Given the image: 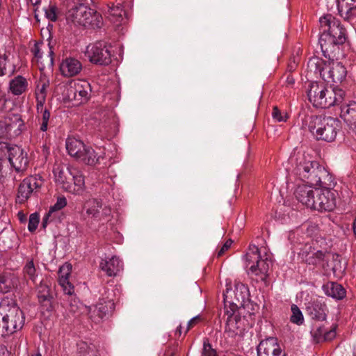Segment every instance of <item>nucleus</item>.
<instances>
[{"label":"nucleus","instance_id":"60","mask_svg":"<svg viewBox=\"0 0 356 356\" xmlns=\"http://www.w3.org/2000/svg\"><path fill=\"white\" fill-rule=\"evenodd\" d=\"M353 228L354 234L356 236V216H355V220L353 222Z\"/></svg>","mask_w":356,"mask_h":356},{"label":"nucleus","instance_id":"36","mask_svg":"<svg viewBox=\"0 0 356 356\" xmlns=\"http://www.w3.org/2000/svg\"><path fill=\"white\" fill-rule=\"evenodd\" d=\"M67 206V199L64 196L58 197L56 203L50 207L48 212L43 218L42 225L45 227L47 221L53 220L56 217V213Z\"/></svg>","mask_w":356,"mask_h":356},{"label":"nucleus","instance_id":"33","mask_svg":"<svg viewBox=\"0 0 356 356\" xmlns=\"http://www.w3.org/2000/svg\"><path fill=\"white\" fill-rule=\"evenodd\" d=\"M323 290L327 296L337 300L343 299L346 294V289L341 284L333 282L323 284Z\"/></svg>","mask_w":356,"mask_h":356},{"label":"nucleus","instance_id":"42","mask_svg":"<svg viewBox=\"0 0 356 356\" xmlns=\"http://www.w3.org/2000/svg\"><path fill=\"white\" fill-rule=\"evenodd\" d=\"M46 88L47 85L43 83L41 86L38 85L37 86V90L35 91V97H36V108L37 111L39 113L40 110H42L44 104L46 99Z\"/></svg>","mask_w":356,"mask_h":356},{"label":"nucleus","instance_id":"9","mask_svg":"<svg viewBox=\"0 0 356 356\" xmlns=\"http://www.w3.org/2000/svg\"><path fill=\"white\" fill-rule=\"evenodd\" d=\"M319 23L321 31L330 35L338 43L343 44L346 42V29L335 17L331 14L325 15L320 17Z\"/></svg>","mask_w":356,"mask_h":356},{"label":"nucleus","instance_id":"40","mask_svg":"<svg viewBox=\"0 0 356 356\" xmlns=\"http://www.w3.org/2000/svg\"><path fill=\"white\" fill-rule=\"evenodd\" d=\"M109 18L111 22L116 24H120L124 21V10L120 3L113 6L108 10Z\"/></svg>","mask_w":356,"mask_h":356},{"label":"nucleus","instance_id":"4","mask_svg":"<svg viewBox=\"0 0 356 356\" xmlns=\"http://www.w3.org/2000/svg\"><path fill=\"white\" fill-rule=\"evenodd\" d=\"M66 19L76 26L90 27L94 29L101 28L103 24L101 14L82 3L70 8L66 13Z\"/></svg>","mask_w":356,"mask_h":356},{"label":"nucleus","instance_id":"19","mask_svg":"<svg viewBox=\"0 0 356 356\" xmlns=\"http://www.w3.org/2000/svg\"><path fill=\"white\" fill-rule=\"evenodd\" d=\"M115 308L112 300L100 301L88 308V315L92 321L99 323L109 312Z\"/></svg>","mask_w":356,"mask_h":356},{"label":"nucleus","instance_id":"54","mask_svg":"<svg viewBox=\"0 0 356 356\" xmlns=\"http://www.w3.org/2000/svg\"><path fill=\"white\" fill-rule=\"evenodd\" d=\"M7 56L6 54L0 55V76L6 74V60Z\"/></svg>","mask_w":356,"mask_h":356},{"label":"nucleus","instance_id":"17","mask_svg":"<svg viewBox=\"0 0 356 356\" xmlns=\"http://www.w3.org/2000/svg\"><path fill=\"white\" fill-rule=\"evenodd\" d=\"M257 356H286L277 339L270 337L261 340L257 347Z\"/></svg>","mask_w":356,"mask_h":356},{"label":"nucleus","instance_id":"27","mask_svg":"<svg viewBox=\"0 0 356 356\" xmlns=\"http://www.w3.org/2000/svg\"><path fill=\"white\" fill-rule=\"evenodd\" d=\"M19 284V278L13 273L0 275V293H7L15 289Z\"/></svg>","mask_w":356,"mask_h":356},{"label":"nucleus","instance_id":"24","mask_svg":"<svg viewBox=\"0 0 356 356\" xmlns=\"http://www.w3.org/2000/svg\"><path fill=\"white\" fill-rule=\"evenodd\" d=\"M123 263L117 257L102 259L99 264L100 269L108 277L116 276L122 269Z\"/></svg>","mask_w":356,"mask_h":356},{"label":"nucleus","instance_id":"50","mask_svg":"<svg viewBox=\"0 0 356 356\" xmlns=\"http://www.w3.org/2000/svg\"><path fill=\"white\" fill-rule=\"evenodd\" d=\"M39 218L36 213L31 214L29 217V224H28V229L30 232H34L38 225Z\"/></svg>","mask_w":356,"mask_h":356},{"label":"nucleus","instance_id":"10","mask_svg":"<svg viewBox=\"0 0 356 356\" xmlns=\"http://www.w3.org/2000/svg\"><path fill=\"white\" fill-rule=\"evenodd\" d=\"M91 92V86L86 80H76L71 83L67 89V96L69 100L74 101L75 104L86 102Z\"/></svg>","mask_w":356,"mask_h":356},{"label":"nucleus","instance_id":"46","mask_svg":"<svg viewBox=\"0 0 356 356\" xmlns=\"http://www.w3.org/2000/svg\"><path fill=\"white\" fill-rule=\"evenodd\" d=\"M45 17L51 21L56 22L58 19V8L55 4H49L47 7L44 8Z\"/></svg>","mask_w":356,"mask_h":356},{"label":"nucleus","instance_id":"23","mask_svg":"<svg viewBox=\"0 0 356 356\" xmlns=\"http://www.w3.org/2000/svg\"><path fill=\"white\" fill-rule=\"evenodd\" d=\"M5 130L8 137L19 136L24 126V122L19 114H10L5 120Z\"/></svg>","mask_w":356,"mask_h":356},{"label":"nucleus","instance_id":"58","mask_svg":"<svg viewBox=\"0 0 356 356\" xmlns=\"http://www.w3.org/2000/svg\"><path fill=\"white\" fill-rule=\"evenodd\" d=\"M103 214L105 216H108L110 214V209L104 208L102 209Z\"/></svg>","mask_w":356,"mask_h":356},{"label":"nucleus","instance_id":"16","mask_svg":"<svg viewBox=\"0 0 356 356\" xmlns=\"http://www.w3.org/2000/svg\"><path fill=\"white\" fill-rule=\"evenodd\" d=\"M74 169L60 163H56L54 165L53 174L54 181L66 192L70 188V182H72V175Z\"/></svg>","mask_w":356,"mask_h":356},{"label":"nucleus","instance_id":"20","mask_svg":"<svg viewBox=\"0 0 356 356\" xmlns=\"http://www.w3.org/2000/svg\"><path fill=\"white\" fill-rule=\"evenodd\" d=\"M59 69L62 76L70 78L79 75L83 70V65L76 58L67 57L62 60Z\"/></svg>","mask_w":356,"mask_h":356},{"label":"nucleus","instance_id":"11","mask_svg":"<svg viewBox=\"0 0 356 356\" xmlns=\"http://www.w3.org/2000/svg\"><path fill=\"white\" fill-rule=\"evenodd\" d=\"M327 187L318 188L316 192V200H314V210L318 211H332L336 207L337 192Z\"/></svg>","mask_w":356,"mask_h":356},{"label":"nucleus","instance_id":"56","mask_svg":"<svg viewBox=\"0 0 356 356\" xmlns=\"http://www.w3.org/2000/svg\"><path fill=\"white\" fill-rule=\"evenodd\" d=\"M296 67H297V63L295 60H293V62H291L288 65V70L290 72H292L296 69Z\"/></svg>","mask_w":356,"mask_h":356},{"label":"nucleus","instance_id":"53","mask_svg":"<svg viewBox=\"0 0 356 356\" xmlns=\"http://www.w3.org/2000/svg\"><path fill=\"white\" fill-rule=\"evenodd\" d=\"M202 321V317L200 315H197L193 318H192L187 323V326L185 330V334L187 333L191 329L195 327L196 325L200 323Z\"/></svg>","mask_w":356,"mask_h":356},{"label":"nucleus","instance_id":"39","mask_svg":"<svg viewBox=\"0 0 356 356\" xmlns=\"http://www.w3.org/2000/svg\"><path fill=\"white\" fill-rule=\"evenodd\" d=\"M86 213L94 218L99 217L100 209L102 208V200L97 199H90L85 204Z\"/></svg>","mask_w":356,"mask_h":356},{"label":"nucleus","instance_id":"3","mask_svg":"<svg viewBox=\"0 0 356 356\" xmlns=\"http://www.w3.org/2000/svg\"><path fill=\"white\" fill-rule=\"evenodd\" d=\"M309 101L316 108H327L341 104L345 99L346 92L341 88L327 87L323 83L312 81L307 91Z\"/></svg>","mask_w":356,"mask_h":356},{"label":"nucleus","instance_id":"15","mask_svg":"<svg viewBox=\"0 0 356 356\" xmlns=\"http://www.w3.org/2000/svg\"><path fill=\"white\" fill-rule=\"evenodd\" d=\"M347 70L339 62L328 61L325 65V71L323 79L327 83H341L346 77Z\"/></svg>","mask_w":356,"mask_h":356},{"label":"nucleus","instance_id":"6","mask_svg":"<svg viewBox=\"0 0 356 356\" xmlns=\"http://www.w3.org/2000/svg\"><path fill=\"white\" fill-rule=\"evenodd\" d=\"M245 257L246 266L249 268L250 272L260 280H265L272 264V261L268 256L265 255L263 258L258 247L255 245H250Z\"/></svg>","mask_w":356,"mask_h":356},{"label":"nucleus","instance_id":"34","mask_svg":"<svg viewBox=\"0 0 356 356\" xmlns=\"http://www.w3.org/2000/svg\"><path fill=\"white\" fill-rule=\"evenodd\" d=\"M338 10L341 17L348 19L356 13V0H337Z\"/></svg>","mask_w":356,"mask_h":356},{"label":"nucleus","instance_id":"51","mask_svg":"<svg viewBox=\"0 0 356 356\" xmlns=\"http://www.w3.org/2000/svg\"><path fill=\"white\" fill-rule=\"evenodd\" d=\"M201 356H216V353L215 350L212 348L210 343L207 341H204L203 350Z\"/></svg>","mask_w":356,"mask_h":356},{"label":"nucleus","instance_id":"2","mask_svg":"<svg viewBox=\"0 0 356 356\" xmlns=\"http://www.w3.org/2000/svg\"><path fill=\"white\" fill-rule=\"evenodd\" d=\"M302 127L317 140L332 142L341 128V122L330 116L307 115L302 120Z\"/></svg>","mask_w":356,"mask_h":356},{"label":"nucleus","instance_id":"57","mask_svg":"<svg viewBox=\"0 0 356 356\" xmlns=\"http://www.w3.org/2000/svg\"><path fill=\"white\" fill-rule=\"evenodd\" d=\"M33 6H38L40 3L41 0H30Z\"/></svg>","mask_w":356,"mask_h":356},{"label":"nucleus","instance_id":"14","mask_svg":"<svg viewBox=\"0 0 356 356\" xmlns=\"http://www.w3.org/2000/svg\"><path fill=\"white\" fill-rule=\"evenodd\" d=\"M0 148L8 149V161L17 172H23L26 169L28 159L19 147H9L7 143H0Z\"/></svg>","mask_w":356,"mask_h":356},{"label":"nucleus","instance_id":"28","mask_svg":"<svg viewBox=\"0 0 356 356\" xmlns=\"http://www.w3.org/2000/svg\"><path fill=\"white\" fill-rule=\"evenodd\" d=\"M102 154L96 152L91 147L86 145L77 161L88 165H95L103 159Z\"/></svg>","mask_w":356,"mask_h":356},{"label":"nucleus","instance_id":"32","mask_svg":"<svg viewBox=\"0 0 356 356\" xmlns=\"http://www.w3.org/2000/svg\"><path fill=\"white\" fill-rule=\"evenodd\" d=\"M28 86L27 79L21 75H17L9 81V91L13 95L18 96L27 90Z\"/></svg>","mask_w":356,"mask_h":356},{"label":"nucleus","instance_id":"30","mask_svg":"<svg viewBox=\"0 0 356 356\" xmlns=\"http://www.w3.org/2000/svg\"><path fill=\"white\" fill-rule=\"evenodd\" d=\"M72 182H70V188L67 192L72 193L74 195L81 194L85 189V180L83 174L74 168L72 171Z\"/></svg>","mask_w":356,"mask_h":356},{"label":"nucleus","instance_id":"8","mask_svg":"<svg viewBox=\"0 0 356 356\" xmlns=\"http://www.w3.org/2000/svg\"><path fill=\"white\" fill-rule=\"evenodd\" d=\"M43 182V179L40 176H29L24 178L18 186L16 202L24 204L32 195H36Z\"/></svg>","mask_w":356,"mask_h":356},{"label":"nucleus","instance_id":"63","mask_svg":"<svg viewBox=\"0 0 356 356\" xmlns=\"http://www.w3.org/2000/svg\"><path fill=\"white\" fill-rule=\"evenodd\" d=\"M18 215L20 216V220H23L24 214L22 212H19Z\"/></svg>","mask_w":356,"mask_h":356},{"label":"nucleus","instance_id":"21","mask_svg":"<svg viewBox=\"0 0 356 356\" xmlns=\"http://www.w3.org/2000/svg\"><path fill=\"white\" fill-rule=\"evenodd\" d=\"M341 108L340 117L343 120L350 129L356 134V102L339 104Z\"/></svg>","mask_w":356,"mask_h":356},{"label":"nucleus","instance_id":"1","mask_svg":"<svg viewBox=\"0 0 356 356\" xmlns=\"http://www.w3.org/2000/svg\"><path fill=\"white\" fill-rule=\"evenodd\" d=\"M292 165L291 175L313 186H331L334 181L327 169L312 156L298 152L290 157Z\"/></svg>","mask_w":356,"mask_h":356},{"label":"nucleus","instance_id":"55","mask_svg":"<svg viewBox=\"0 0 356 356\" xmlns=\"http://www.w3.org/2000/svg\"><path fill=\"white\" fill-rule=\"evenodd\" d=\"M54 53L51 47H50L49 54L47 56L48 64L50 66H52L54 65Z\"/></svg>","mask_w":356,"mask_h":356},{"label":"nucleus","instance_id":"62","mask_svg":"<svg viewBox=\"0 0 356 356\" xmlns=\"http://www.w3.org/2000/svg\"><path fill=\"white\" fill-rule=\"evenodd\" d=\"M181 330H182V327H181V325H179V326L177 327V331H176V332H178L179 334H181Z\"/></svg>","mask_w":356,"mask_h":356},{"label":"nucleus","instance_id":"13","mask_svg":"<svg viewBox=\"0 0 356 356\" xmlns=\"http://www.w3.org/2000/svg\"><path fill=\"white\" fill-rule=\"evenodd\" d=\"M301 259L308 265L324 267L327 261V254L320 250L316 249L309 243H306L300 252Z\"/></svg>","mask_w":356,"mask_h":356},{"label":"nucleus","instance_id":"35","mask_svg":"<svg viewBox=\"0 0 356 356\" xmlns=\"http://www.w3.org/2000/svg\"><path fill=\"white\" fill-rule=\"evenodd\" d=\"M86 145L81 140L75 138H67L65 143L68 154L76 160L84 150Z\"/></svg>","mask_w":356,"mask_h":356},{"label":"nucleus","instance_id":"12","mask_svg":"<svg viewBox=\"0 0 356 356\" xmlns=\"http://www.w3.org/2000/svg\"><path fill=\"white\" fill-rule=\"evenodd\" d=\"M248 297V289L242 283H236L234 289H232L227 284L226 291L223 293L224 302L229 305L244 306L246 299Z\"/></svg>","mask_w":356,"mask_h":356},{"label":"nucleus","instance_id":"48","mask_svg":"<svg viewBox=\"0 0 356 356\" xmlns=\"http://www.w3.org/2000/svg\"><path fill=\"white\" fill-rule=\"evenodd\" d=\"M39 112L42 113L40 130L46 131L48 129V122L50 118V113L47 108L40 110Z\"/></svg>","mask_w":356,"mask_h":356},{"label":"nucleus","instance_id":"25","mask_svg":"<svg viewBox=\"0 0 356 356\" xmlns=\"http://www.w3.org/2000/svg\"><path fill=\"white\" fill-rule=\"evenodd\" d=\"M72 272V266L70 264H65L61 266L58 270V283L65 294L71 296L74 292V286L69 281V276Z\"/></svg>","mask_w":356,"mask_h":356},{"label":"nucleus","instance_id":"44","mask_svg":"<svg viewBox=\"0 0 356 356\" xmlns=\"http://www.w3.org/2000/svg\"><path fill=\"white\" fill-rule=\"evenodd\" d=\"M15 238V233L13 232H6L1 234L0 241L3 243L4 248L10 249L13 247V239Z\"/></svg>","mask_w":356,"mask_h":356},{"label":"nucleus","instance_id":"52","mask_svg":"<svg viewBox=\"0 0 356 356\" xmlns=\"http://www.w3.org/2000/svg\"><path fill=\"white\" fill-rule=\"evenodd\" d=\"M233 241L231 239L227 240L217 252V257H220L230 248Z\"/></svg>","mask_w":356,"mask_h":356},{"label":"nucleus","instance_id":"47","mask_svg":"<svg viewBox=\"0 0 356 356\" xmlns=\"http://www.w3.org/2000/svg\"><path fill=\"white\" fill-rule=\"evenodd\" d=\"M272 117L276 122H286L289 118L287 113L280 111L277 106H274Z\"/></svg>","mask_w":356,"mask_h":356},{"label":"nucleus","instance_id":"18","mask_svg":"<svg viewBox=\"0 0 356 356\" xmlns=\"http://www.w3.org/2000/svg\"><path fill=\"white\" fill-rule=\"evenodd\" d=\"M318 188H313L308 184L298 185L294 191V195L296 200L307 207L313 209L314 204V197Z\"/></svg>","mask_w":356,"mask_h":356},{"label":"nucleus","instance_id":"22","mask_svg":"<svg viewBox=\"0 0 356 356\" xmlns=\"http://www.w3.org/2000/svg\"><path fill=\"white\" fill-rule=\"evenodd\" d=\"M318 43L323 56L329 59L334 56L335 51L338 49V46L341 44L333 37L323 31L320 35Z\"/></svg>","mask_w":356,"mask_h":356},{"label":"nucleus","instance_id":"61","mask_svg":"<svg viewBox=\"0 0 356 356\" xmlns=\"http://www.w3.org/2000/svg\"><path fill=\"white\" fill-rule=\"evenodd\" d=\"M287 82L289 83V84H293L294 83V80L292 77L291 76H288L287 77Z\"/></svg>","mask_w":356,"mask_h":356},{"label":"nucleus","instance_id":"38","mask_svg":"<svg viewBox=\"0 0 356 356\" xmlns=\"http://www.w3.org/2000/svg\"><path fill=\"white\" fill-rule=\"evenodd\" d=\"M228 302H225V315L227 316V323L225 330L227 331L231 330L232 327H234L237 323V316L234 315L236 309L241 307V305H229V309L227 308Z\"/></svg>","mask_w":356,"mask_h":356},{"label":"nucleus","instance_id":"37","mask_svg":"<svg viewBox=\"0 0 356 356\" xmlns=\"http://www.w3.org/2000/svg\"><path fill=\"white\" fill-rule=\"evenodd\" d=\"M307 312L312 319L324 321L326 317L325 305L318 302L309 303Z\"/></svg>","mask_w":356,"mask_h":356},{"label":"nucleus","instance_id":"29","mask_svg":"<svg viewBox=\"0 0 356 356\" xmlns=\"http://www.w3.org/2000/svg\"><path fill=\"white\" fill-rule=\"evenodd\" d=\"M38 300L47 309L51 308V300L53 296L51 293L50 286L47 281L42 280L38 287Z\"/></svg>","mask_w":356,"mask_h":356},{"label":"nucleus","instance_id":"59","mask_svg":"<svg viewBox=\"0 0 356 356\" xmlns=\"http://www.w3.org/2000/svg\"><path fill=\"white\" fill-rule=\"evenodd\" d=\"M70 311V312L75 313L76 311V307L74 305H73L72 304H71Z\"/></svg>","mask_w":356,"mask_h":356},{"label":"nucleus","instance_id":"7","mask_svg":"<svg viewBox=\"0 0 356 356\" xmlns=\"http://www.w3.org/2000/svg\"><path fill=\"white\" fill-rule=\"evenodd\" d=\"M85 56L89 61L99 65H108L111 63L110 47L105 42L99 41L87 46Z\"/></svg>","mask_w":356,"mask_h":356},{"label":"nucleus","instance_id":"43","mask_svg":"<svg viewBox=\"0 0 356 356\" xmlns=\"http://www.w3.org/2000/svg\"><path fill=\"white\" fill-rule=\"evenodd\" d=\"M95 346L88 345L85 341H80L77 343V350L79 356H97L95 352Z\"/></svg>","mask_w":356,"mask_h":356},{"label":"nucleus","instance_id":"64","mask_svg":"<svg viewBox=\"0 0 356 356\" xmlns=\"http://www.w3.org/2000/svg\"><path fill=\"white\" fill-rule=\"evenodd\" d=\"M353 355H354V356H356V344L354 346Z\"/></svg>","mask_w":356,"mask_h":356},{"label":"nucleus","instance_id":"45","mask_svg":"<svg viewBox=\"0 0 356 356\" xmlns=\"http://www.w3.org/2000/svg\"><path fill=\"white\" fill-rule=\"evenodd\" d=\"M292 315L291 316L290 321L293 323L297 325H302L304 322V318L302 312L296 305H292L291 307Z\"/></svg>","mask_w":356,"mask_h":356},{"label":"nucleus","instance_id":"41","mask_svg":"<svg viewBox=\"0 0 356 356\" xmlns=\"http://www.w3.org/2000/svg\"><path fill=\"white\" fill-rule=\"evenodd\" d=\"M23 274L24 277L28 278L32 282L35 283L38 277L37 269L33 261L29 260L23 268Z\"/></svg>","mask_w":356,"mask_h":356},{"label":"nucleus","instance_id":"49","mask_svg":"<svg viewBox=\"0 0 356 356\" xmlns=\"http://www.w3.org/2000/svg\"><path fill=\"white\" fill-rule=\"evenodd\" d=\"M40 45L41 44L35 43L33 47L31 48V51L36 61L40 62L44 66V64L43 63L44 60H42V53L41 51Z\"/></svg>","mask_w":356,"mask_h":356},{"label":"nucleus","instance_id":"26","mask_svg":"<svg viewBox=\"0 0 356 356\" xmlns=\"http://www.w3.org/2000/svg\"><path fill=\"white\" fill-rule=\"evenodd\" d=\"M336 329L337 325H332L329 330L324 325H319L312 331V334L316 343L331 341L336 337Z\"/></svg>","mask_w":356,"mask_h":356},{"label":"nucleus","instance_id":"31","mask_svg":"<svg viewBox=\"0 0 356 356\" xmlns=\"http://www.w3.org/2000/svg\"><path fill=\"white\" fill-rule=\"evenodd\" d=\"M327 62H325L323 59L314 56L309 59L307 62V74L320 76L323 79V74L325 71V65Z\"/></svg>","mask_w":356,"mask_h":356},{"label":"nucleus","instance_id":"5","mask_svg":"<svg viewBox=\"0 0 356 356\" xmlns=\"http://www.w3.org/2000/svg\"><path fill=\"white\" fill-rule=\"evenodd\" d=\"M1 316V331L3 337L9 336L22 328L24 316L19 307L15 305L0 304Z\"/></svg>","mask_w":356,"mask_h":356}]
</instances>
